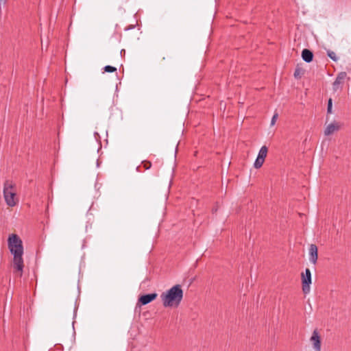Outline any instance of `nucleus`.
<instances>
[{"instance_id":"f257e3e1","label":"nucleus","mask_w":351,"mask_h":351,"mask_svg":"<svg viewBox=\"0 0 351 351\" xmlns=\"http://www.w3.org/2000/svg\"><path fill=\"white\" fill-rule=\"evenodd\" d=\"M8 245L11 254L13 256V267L21 276L24 267L23 241L17 234H12L8 239Z\"/></svg>"},{"instance_id":"f03ea898","label":"nucleus","mask_w":351,"mask_h":351,"mask_svg":"<svg viewBox=\"0 0 351 351\" xmlns=\"http://www.w3.org/2000/svg\"><path fill=\"white\" fill-rule=\"evenodd\" d=\"M184 295V291L180 285H176L160 295V299L164 307H178Z\"/></svg>"},{"instance_id":"7ed1b4c3","label":"nucleus","mask_w":351,"mask_h":351,"mask_svg":"<svg viewBox=\"0 0 351 351\" xmlns=\"http://www.w3.org/2000/svg\"><path fill=\"white\" fill-rule=\"evenodd\" d=\"M3 198L6 204L10 207H14L18 202L16 196V185L12 181L7 180L3 183Z\"/></svg>"},{"instance_id":"20e7f679","label":"nucleus","mask_w":351,"mask_h":351,"mask_svg":"<svg viewBox=\"0 0 351 351\" xmlns=\"http://www.w3.org/2000/svg\"><path fill=\"white\" fill-rule=\"evenodd\" d=\"M302 291L306 294L310 291L311 284V273L309 269H306L305 272L302 274Z\"/></svg>"},{"instance_id":"39448f33","label":"nucleus","mask_w":351,"mask_h":351,"mask_svg":"<svg viewBox=\"0 0 351 351\" xmlns=\"http://www.w3.org/2000/svg\"><path fill=\"white\" fill-rule=\"evenodd\" d=\"M267 151H268V149H267V146L263 145L261 147V149L258 152L257 158H256L254 163V167L256 169H259L262 167V165L265 161V159L267 156Z\"/></svg>"},{"instance_id":"423d86ee","label":"nucleus","mask_w":351,"mask_h":351,"mask_svg":"<svg viewBox=\"0 0 351 351\" xmlns=\"http://www.w3.org/2000/svg\"><path fill=\"white\" fill-rule=\"evenodd\" d=\"M157 297H158V294L155 292L152 293L142 295L138 298L136 304L138 306L148 304L150 302H152V301H154V300H156L157 298Z\"/></svg>"},{"instance_id":"0eeeda50","label":"nucleus","mask_w":351,"mask_h":351,"mask_svg":"<svg viewBox=\"0 0 351 351\" xmlns=\"http://www.w3.org/2000/svg\"><path fill=\"white\" fill-rule=\"evenodd\" d=\"M347 76V73L344 71L340 72L337 76L336 77L333 84H332V90L336 92L338 90H341L342 88V85L344 83L345 79Z\"/></svg>"},{"instance_id":"6e6552de","label":"nucleus","mask_w":351,"mask_h":351,"mask_svg":"<svg viewBox=\"0 0 351 351\" xmlns=\"http://www.w3.org/2000/svg\"><path fill=\"white\" fill-rule=\"evenodd\" d=\"M311 341L313 343L315 351H321V339L319 332L316 330L312 334Z\"/></svg>"},{"instance_id":"1a4fd4ad","label":"nucleus","mask_w":351,"mask_h":351,"mask_svg":"<svg viewBox=\"0 0 351 351\" xmlns=\"http://www.w3.org/2000/svg\"><path fill=\"white\" fill-rule=\"evenodd\" d=\"M340 125L336 121H333L328 124L325 130H324V135L329 136L335 132H337L339 130Z\"/></svg>"},{"instance_id":"9d476101","label":"nucleus","mask_w":351,"mask_h":351,"mask_svg":"<svg viewBox=\"0 0 351 351\" xmlns=\"http://www.w3.org/2000/svg\"><path fill=\"white\" fill-rule=\"evenodd\" d=\"M309 260L314 265L317 263V247L315 244H311L309 247Z\"/></svg>"},{"instance_id":"9b49d317","label":"nucleus","mask_w":351,"mask_h":351,"mask_svg":"<svg viewBox=\"0 0 351 351\" xmlns=\"http://www.w3.org/2000/svg\"><path fill=\"white\" fill-rule=\"evenodd\" d=\"M302 58L304 62L310 63L313 60V53L308 49H304L302 51Z\"/></svg>"},{"instance_id":"f8f14e48","label":"nucleus","mask_w":351,"mask_h":351,"mask_svg":"<svg viewBox=\"0 0 351 351\" xmlns=\"http://www.w3.org/2000/svg\"><path fill=\"white\" fill-rule=\"evenodd\" d=\"M327 56L334 62H337L338 60V57L336 53L331 50L327 51Z\"/></svg>"},{"instance_id":"ddd939ff","label":"nucleus","mask_w":351,"mask_h":351,"mask_svg":"<svg viewBox=\"0 0 351 351\" xmlns=\"http://www.w3.org/2000/svg\"><path fill=\"white\" fill-rule=\"evenodd\" d=\"M104 70L107 73H113L117 71V68L110 65H106L104 67Z\"/></svg>"},{"instance_id":"4468645a","label":"nucleus","mask_w":351,"mask_h":351,"mask_svg":"<svg viewBox=\"0 0 351 351\" xmlns=\"http://www.w3.org/2000/svg\"><path fill=\"white\" fill-rule=\"evenodd\" d=\"M332 100L331 98H330L328 101V106H327V113L328 114L332 113Z\"/></svg>"},{"instance_id":"2eb2a0df","label":"nucleus","mask_w":351,"mask_h":351,"mask_svg":"<svg viewBox=\"0 0 351 351\" xmlns=\"http://www.w3.org/2000/svg\"><path fill=\"white\" fill-rule=\"evenodd\" d=\"M277 117H278V114H275L272 118H271V125H274L276 121V119H277Z\"/></svg>"},{"instance_id":"dca6fc26","label":"nucleus","mask_w":351,"mask_h":351,"mask_svg":"<svg viewBox=\"0 0 351 351\" xmlns=\"http://www.w3.org/2000/svg\"><path fill=\"white\" fill-rule=\"evenodd\" d=\"M143 166L145 168V169H150L152 164L150 162H145Z\"/></svg>"},{"instance_id":"f3484780","label":"nucleus","mask_w":351,"mask_h":351,"mask_svg":"<svg viewBox=\"0 0 351 351\" xmlns=\"http://www.w3.org/2000/svg\"><path fill=\"white\" fill-rule=\"evenodd\" d=\"M7 2V0H0V5L1 4L5 5Z\"/></svg>"},{"instance_id":"a211bd4d","label":"nucleus","mask_w":351,"mask_h":351,"mask_svg":"<svg viewBox=\"0 0 351 351\" xmlns=\"http://www.w3.org/2000/svg\"><path fill=\"white\" fill-rule=\"evenodd\" d=\"M297 75H298V73H297V71H295V72L294 73V76H295V77H297Z\"/></svg>"},{"instance_id":"6ab92c4d","label":"nucleus","mask_w":351,"mask_h":351,"mask_svg":"<svg viewBox=\"0 0 351 351\" xmlns=\"http://www.w3.org/2000/svg\"><path fill=\"white\" fill-rule=\"evenodd\" d=\"M297 75H298V73H297V71H295V72L294 73V76H295V77H297Z\"/></svg>"},{"instance_id":"aec40b11","label":"nucleus","mask_w":351,"mask_h":351,"mask_svg":"<svg viewBox=\"0 0 351 351\" xmlns=\"http://www.w3.org/2000/svg\"><path fill=\"white\" fill-rule=\"evenodd\" d=\"M132 28H133V27H128V28H126V29H125V30H129V29H132Z\"/></svg>"}]
</instances>
